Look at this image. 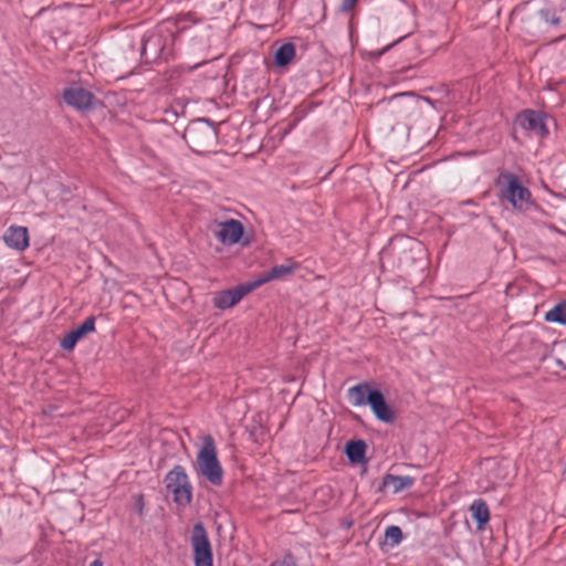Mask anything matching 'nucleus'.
I'll use <instances>...</instances> for the list:
<instances>
[{
  "label": "nucleus",
  "mask_w": 566,
  "mask_h": 566,
  "mask_svg": "<svg viewBox=\"0 0 566 566\" xmlns=\"http://www.w3.org/2000/svg\"><path fill=\"white\" fill-rule=\"evenodd\" d=\"M195 469L198 474L202 475L212 485L222 484L223 470L218 460L217 447L213 438L207 434L202 439V446L197 454Z\"/></svg>",
  "instance_id": "obj_1"
},
{
  "label": "nucleus",
  "mask_w": 566,
  "mask_h": 566,
  "mask_svg": "<svg viewBox=\"0 0 566 566\" xmlns=\"http://www.w3.org/2000/svg\"><path fill=\"white\" fill-rule=\"evenodd\" d=\"M184 138L196 153H208L218 143L216 126L206 118L191 120L185 129Z\"/></svg>",
  "instance_id": "obj_2"
},
{
  "label": "nucleus",
  "mask_w": 566,
  "mask_h": 566,
  "mask_svg": "<svg viewBox=\"0 0 566 566\" xmlns=\"http://www.w3.org/2000/svg\"><path fill=\"white\" fill-rule=\"evenodd\" d=\"M501 178L506 181L502 197L507 200L514 209L526 210L531 201V191L521 185L514 174L503 172L501 174Z\"/></svg>",
  "instance_id": "obj_3"
},
{
  "label": "nucleus",
  "mask_w": 566,
  "mask_h": 566,
  "mask_svg": "<svg viewBox=\"0 0 566 566\" xmlns=\"http://www.w3.org/2000/svg\"><path fill=\"white\" fill-rule=\"evenodd\" d=\"M195 566H212V549L202 523L195 524L191 535Z\"/></svg>",
  "instance_id": "obj_4"
},
{
  "label": "nucleus",
  "mask_w": 566,
  "mask_h": 566,
  "mask_svg": "<svg viewBox=\"0 0 566 566\" xmlns=\"http://www.w3.org/2000/svg\"><path fill=\"white\" fill-rule=\"evenodd\" d=\"M546 116L533 109H525L516 117V123L531 135L544 138L548 135V128L545 123Z\"/></svg>",
  "instance_id": "obj_5"
},
{
  "label": "nucleus",
  "mask_w": 566,
  "mask_h": 566,
  "mask_svg": "<svg viewBox=\"0 0 566 566\" xmlns=\"http://www.w3.org/2000/svg\"><path fill=\"white\" fill-rule=\"evenodd\" d=\"M255 289L253 282L238 285L233 289L217 292L213 296V304L217 308L227 310L238 304L247 294Z\"/></svg>",
  "instance_id": "obj_6"
},
{
  "label": "nucleus",
  "mask_w": 566,
  "mask_h": 566,
  "mask_svg": "<svg viewBox=\"0 0 566 566\" xmlns=\"http://www.w3.org/2000/svg\"><path fill=\"white\" fill-rule=\"evenodd\" d=\"M243 232L244 228L242 222L234 219L218 222L217 228L213 230L216 238L224 245L239 243Z\"/></svg>",
  "instance_id": "obj_7"
},
{
  "label": "nucleus",
  "mask_w": 566,
  "mask_h": 566,
  "mask_svg": "<svg viewBox=\"0 0 566 566\" xmlns=\"http://www.w3.org/2000/svg\"><path fill=\"white\" fill-rule=\"evenodd\" d=\"M367 401L378 420L386 423H391L395 421V412L386 402L381 391L377 389L369 391Z\"/></svg>",
  "instance_id": "obj_8"
},
{
  "label": "nucleus",
  "mask_w": 566,
  "mask_h": 566,
  "mask_svg": "<svg viewBox=\"0 0 566 566\" xmlns=\"http://www.w3.org/2000/svg\"><path fill=\"white\" fill-rule=\"evenodd\" d=\"M163 51L164 41L161 34L153 32L142 39L140 54L146 63L160 59Z\"/></svg>",
  "instance_id": "obj_9"
},
{
  "label": "nucleus",
  "mask_w": 566,
  "mask_h": 566,
  "mask_svg": "<svg viewBox=\"0 0 566 566\" xmlns=\"http://www.w3.org/2000/svg\"><path fill=\"white\" fill-rule=\"evenodd\" d=\"M95 331V317L88 316L81 325L69 332L61 340V347L64 350H72L76 343L87 334Z\"/></svg>",
  "instance_id": "obj_10"
},
{
  "label": "nucleus",
  "mask_w": 566,
  "mask_h": 566,
  "mask_svg": "<svg viewBox=\"0 0 566 566\" xmlns=\"http://www.w3.org/2000/svg\"><path fill=\"white\" fill-rule=\"evenodd\" d=\"M4 243L17 251H24L29 247V232L25 227L11 226L3 234Z\"/></svg>",
  "instance_id": "obj_11"
},
{
  "label": "nucleus",
  "mask_w": 566,
  "mask_h": 566,
  "mask_svg": "<svg viewBox=\"0 0 566 566\" xmlns=\"http://www.w3.org/2000/svg\"><path fill=\"white\" fill-rule=\"evenodd\" d=\"M63 98L65 103L76 109H86L91 107L93 95L83 87H70L64 90Z\"/></svg>",
  "instance_id": "obj_12"
},
{
  "label": "nucleus",
  "mask_w": 566,
  "mask_h": 566,
  "mask_svg": "<svg viewBox=\"0 0 566 566\" xmlns=\"http://www.w3.org/2000/svg\"><path fill=\"white\" fill-rule=\"evenodd\" d=\"M297 269V264L289 260L284 264L275 265L270 271L263 273L256 281L253 282L255 289L264 283L273 280L283 279L291 275Z\"/></svg>",
  "instance_id": "obj_13"
},
{
  "label": "nucleus",
  "mask_w": 566,
  "mask_h": 566,
  "mask_svg": "<svg viewBox=\"0 0 566 566\" xmlns=\"http://www.w3.org/2000/svg\"><path fill=\"white\" fill-rule=\"evenodd\" d=\"M415 480L411 476H401L394 474H386L382 479V488L391 489L392 493H399L405 489L412 486Z\"/></svg>",
  "instance_id": "obj_14"
},
{
  "label": "nucleus",
  "mask_w": 566,
  "mask_h": 566,
  "mask_svg": "<svg viewBox=\"0 0 566 566\" xmlns=\"http://www.w3.org/2000/svg\"><path fill=\"white\" fill-rule=\"evenodd\" d=\"M366 443L363 440H354L346 443L345 453L352 463H360L365 459Z\"/></svg>",
  "instance_id": "obj_15"
},
{
  "label": "nucleus",
  "mask_w": 566,
  "mask_h": 566,
  "mask_svg": "<svg viewBox=\"0 0 566 566\" xmlns=\"http://www.w3.org/2000/svg\"><path fill=\"white\" fill-rule=\"evenodd\" d=\"M470 511L472 513V517L478 523V528L482 530L483 526L490 520V511L486 503L483 500H475L470 506Z\"/></svg>",
  "instance_id": "obj_16"
},
{
  "label": "nucleus",
  "mask_w": 566,
  "mask_h": 566,
  "mask_svg": "<svg viewBox=\"0 0 566 566\" xmlns=\"http://www.w3.org/2000/svg\"><path fill=\"white\" fill-rule=\"evenodd\" d=\"M369 391L368 385L365 382L355 385L348 389V400L355 407L364 406L368 403L367 396Z\"/></svg>",
  "instance_id": "obj_17"
},
{
  "label": "nucleus",
  "mask_w": 566,
  "mask_h": 566,
  "mask_svg": "<svg viewBox=\"0 0 566 566\" xmlns=\"http://www.w3.org/2000/svg\"><path fill=\"white\" fill-rule=\"evenodd\" d=\"M168 491L170 493H172L174 501L178 505L186 506V505L190 504V502L192 500V488H191L189 480H187L181 486H176Z\"/></svg>",
  "instance_id": "obj_18"
},
{
  "label": "nucleus",
  "mask_w": 566,
  "mask_h": 566,
  "mask_svg": "<svg viewBox=\"0 0 566 566\" xmlns=\"http://www.w3.org/2000/svg\"><path fill=\"white\" fill-rule=\"evenodd\" d=\"M188 480V475L185 471V469L181 465L174 467L172 470H170L166 478V488L167 490L174 489L176 486H181L186 481Z\"/></svg>",
  "instance_id": "obj_19"
},
{
  "label": "nucleus",
  "mask_w": 566,
  "mask_h": 566,
  "mask_svg": "<svg viewBox=\"0 0 566 566\" xmlns=\"http://www.w3.org/2000/svg\"><path fill=\"white\" fill-rule=\"evenodd\" d=\"M295 56V46L292 43H284L282 44L275 52V64L277 66H285Z\"/></svg>",
  "instance_id": "obj_20"
},
{
  "label": "nucleus",
  "mask_w": 566,
  "mask_h": 566,
  "mask_svg": "<svg viewBox=\"0 0 566 566\" xmlns=\"http://www.w3.org/2000/svg\"><path fill=\"white\" fill-rule=\"evenodd\" d=\"M547 322L558 323L566 325V302L555 305L545 314Z\"/></svg>",
  "instance_id": "obj_21"
},
{
  "label": "nucleus",
  "mask_w": 566,
  "mask_h": 566,
  "mask_svg": "<svg viewBox=\"0 0 566 566\" xmlns=\"http://www.w3.org/2000/svg\"><path fill=\"white\" fill-rule=\"evenodd\" d=\"M385 538L391 546L398 545L402 539V532L399 526L391 525L385 531Z\"/></svg>",
  "instance_id": "obj_22"
},
{
  "label": "nucleus",
  "mask_w": 566,
  "mask_h": 566,
  "mask_svg": "<svg viewBox=\"0 0 566 566\" xmlns=\"http://www.w3.org/2000/svg\"><path fill=\"white\" fill-rule=\"evenodd\" d=\"M538 14L546 23L554 27L558 25L562 21V17L557 14V11L549 8L541 9Z\"/></svg>",
  "instance_id": "obj_23"
},
{
  "label": "nucleus",
  "mask_w": 566,
  "mask_h": 566,
  "mask_svg": "<svg viewBox=\"0 0 566 566\" xmlns=\"http://www.w3.org/2000/svg\"><path fill=\"white\" fill-rule=\"evenodd\" d=\"M271 566H296L292 555H286L282 560L272 563Z\"/></svg>",
  "instance_id": "obj_24"
},
{
  "label": "nucleus",
  "mask_w": 566,
  "mask_h": 566,
  "mask_svg": "<svg viewBox=\"0 0 566 566\" xmlns=\"http://www.w3.org/2000/svg\"><path fill=\"white\" fill-rule=\"evenodd\" d=\"M357 0H343L340 4V11L348 12L356 4Z\"/></svg>",
  "instance_id": "obj_25"
},
{
  "label": "nucleus",
  "mask_w": 566,
  "mask_h": 566,
  "mask_svg": "<svg viewBox=\"0 0 566 566\" xmlns=\"http://www.w3.org/2000/svg\"><path fill=\"white\" fill-rule=\"evenodd\" d=\"M546 227H547L549 230L555 231V232H557V233H559V234H562V235H565V237H566V232H565V231H563V230H560V229H558V228H556L554 224H547Z\"/></svg>",
  "instance_id": "obj_26"
},
{
  "label": "nucleus",
  "mask_w": 566,
  "mask_h": 566,
  "mask_svg": "<svg viewBox=\"0 0 566 566\" xmlns=\"http://www.w3.org/2000/svg\"><path fill=\"white\" fill-rule=\"evenodd\" d=\"M90 566H103V562L99 558H97L94 562H92Z\"/></svg>",
  "instance_id": "obj_27"
},
{
  "label": "nucleus",
  "mask_w": 566,
  "mask_h": 566,
  "mask_svg": "<svg viewBox=\"0 0 566 566\" xmlns=\"http://www.w3.org/2000/svg\"><path fill=\"white\" fill-rule=\"evenodd\" d=\"M403 95H405V96H411V97H412V94H410V93H405Z\"/></svg>",
  "instance_id": "obj_28"
}]
</instances>
